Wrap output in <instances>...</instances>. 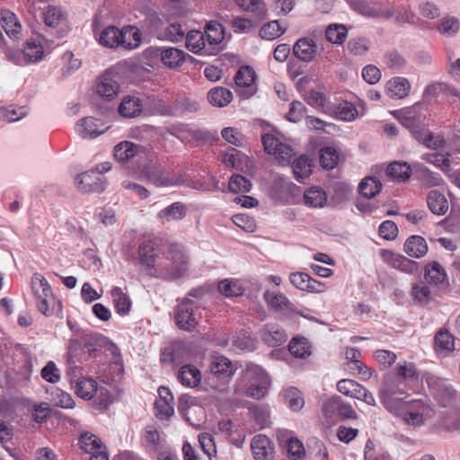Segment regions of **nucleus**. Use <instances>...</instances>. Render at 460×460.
Returning <instances> with one entry per match:
<instances>
[{"mask_svg": "<svg viewBox=\"0 0 460 460\" xmlns=\"http://www.w3.org/2000/svg\"><path fill=\"white\" fill-rule=\"evenodd\" d=\"M93 31L98 42L110 49L121 47L125 49H134L141 42V32L133 26H127L119 30L118 27L110 25L97 33V19H94Z\"/></svg>", "mask_w": 460, "mask_h": 460, "instance_id": "f257e3e1", "label": "nucleus"}, {"mask_svg": "<svg viewBox=\"0 0 460 460\" xmlns=\"http://www.w3.org/2000/svg\"><path fill=\"white\" fill-rule=\"evenodd\" d=\"M268 385L266 372L256 364L247 363L236 381L235 393L260 400L265 396Z\"/></svg>", "mask_w": 460, "mask_h": 460, "instance_id": "f03ea898", "label": "nucleus"}, {"mask_svg": "<svg viewBox=\"0 0 460 460\" xmlns=\"http://www.w3.org/2000/svg\"><path fill=\"white\" fill-rule=\"evenodd\" d=\"M165 256L167 262L157 264L151 276L169 281L183 278L189 267V256L184 248L178 243H170Z\"/></svg>", "mask_w": 460, "mask_h": 460, "instance_id": "7ed1b4c3", "label": "nucleus"}, {"mask_svg": "<svg viewBox=\"0 0 460 460\" xmlns=\"http://www.w3.org/2000/svg\"><path fill=\"white\" fill-rule=\"evenodd\" d=\"M429 411V406L421 399H403L388 411L401 418L405 424L418 427L424 423V418Z\"/></svg>", "mask_w": 460, "mask_h": 460, "instance_id": "20e7f679", "label": "nucleus"}, {"mask_svg": "<svg viewBox=\"0 0 460 460\" xmlns=\"http://www.w3.org/2000/svg\"><path fill=\"white\" fill-rule=\"evenodd\" d=\"M406 391L407 384L402 377L388 374L385 376L379 392L380 401L385 408L389 411L404 399L400 396L405 394Z\"/></svg>", "mask_w": 460, "mask_h": 460, "instance_id": "39448f33", "label": "nucleus"}, {"mask_svg": "<svg viewBox=\"0 0 460 460\" xmlns=\"http://www.w3.org/2000/svg\"><path fill=\"white\" fill-rule=\"evenodd\" d=\"M144 172L147 181L155 187H176L185 183L184 173H176L162 164L147 165Z\"/></svg>", "mask_w": 460, "mask_h": 460, "instance_id": "423d86ee", "label": "nucleus"}, {"mask_svg": "<svg viewBox=\"0 0 460 460\" xmlns=\"http://www.w3.org/2000/svg\"><path fill=\"white\" fill-rule=\"evenodd\" d=\"M257 75L250 66H242L234 75V84L238 87L236 94L243 100L253 96L257 92L255 84Z\"/></svg>", "mask_w": 460, "mask_h": 460, "instance_id": "0eeeda50", "label": "nucleus"}, {"mask_svg": "<svg viewBox=\"0 0 460 460\" xmlns=\"http://www.w3.org/2000/svg\"><path fill=\"white\" fill-rule=\"evenodd\" d=\"M199 447L202 455L199 454L189 442H185L182 447L184 460H211L216 453V445L211 434L201 433L199 435Z\"/></svg>", "mask_w": 460, "mask_h": 460, "instance_id": "6e6552de", "label": "nucleus"}, {"mask_svg": "<svg viewBox=\"0 0 460 460\" xmlns=\"http://www.w3.org/2000/svg\"><path fill=\"white\" fill-rule=\"evenodd\" d=\"M426 381L429 388L444 407L450 404L456 398V391L447 379L429 375L427 376Z\"/></svg>", "mask_w": 460, "mask_h": 460, "instance_id": "1a4fd4ad", "label": "nucleus"}, {"mask_svg": "<svg viewBox=\"0 0 460 460\" xmlns=\"http://www.w3.org/2000/svg\"><path fill=\"white\" fill-rule=\"evenodd\" d=\"M109 126L94 117H85L75 125V132L84 139L95 138L103 134Z\"/></svg>", "mask_w": 460, "mask_h": 460, "instance_id": "9d476101", "label": "nucleus"}, {"mask_svg": "<svg viewBox=\"0 0 460 460\" xmlns=\"http://www.w3.org/2000/svg\"><path fill=\"white\" fill-rule=\"evenodd\" d=\"M323 412L328 418L357 419V413L349 403L344 402L339 396L328 399L323 406Z\"/></svg>", "mask_w": 460, "mask_h": 460, "instance_id": "9b49d317", "label": "nucleus"}, {"mask_svg": "<svg viewBox=\"0 0 460 460\" xmlns=\"http://www.w3.org/2000/svg\"><path fill=\"white\" fill-rule=\"evenodd\" d=\"M264 149L268 154L274 155L280 163H288L293 155V149L279 138L270 134H265L261 137Z\"/></svg>", "mask_w": 460, "mask_h": 460, "instance_id": "f8f14e48", "label": "nucleus"}, {"mask_svg": "<svg viewBox=\"0 0 460 460\" xmlns=\"http://www.w3.org/2000/svg\"><path fill=\"white\" fill-rule=\"evenodd\" d=\"M141 444L148 453L152 454H158L167 447L164 437L154 425H148L144 429Z\"/></svg>", "mask_w": 460, "mask_h": 460, "instance_id": "ddd939ff", "label": "nucleus"}, {"mask_svg": "<svg viewBox=\"0 0 460 460\" xmlns=\"http://www.w3.org/2000/svg\"><path fill=\"white\" fill-rule=\"evenodd\" d=\"M75 184L82 192H102L105 189L103 178L97 175L95 171L77 174Z\"/></svg>", "mask_w": 460, "mask_h": 460, "instance_id": "4468645a", "label": "nucleus"}, {"mask_svg": "<svg viewBox=\"0 0 460 460\" xmlns=\"http://www.w3.org/2000/svg\"><path fill=\"white\" fill-rule=\"evenodd\" d=\"M380 255L385 263L396 270L406 273H413L418 270V263L402 254L389 250H381Z\"/></svg>", "mask_w": 460, "mask_h": 460, "instance_id": "2eb2a0df", "label": "nucleus"}, {"mask_svg": "<svg viewBox=\"0 0 460 460\" xmlns=\"http://www.w3.org/2000/svg\"><path fill=\"white\" fill-rule=\"evenodd\" d=\"M251 448L255 460H273L274 458V445L265 435H256L252 440Z\"/></svg>", "mask_w": 460, "mask_h": 460, "instance_id": "dca6fc26", "label": "nucleus"}, {"mask_svg": "<svg viewBox=\"0 0 460 460\" xmlns=\"http://www.w3.org/2000/svg\"><path fill=\"white\" fill-rule=\"evenodd\" d=\"M293 54L300 61L310 63L316 58L318 48L310 38H301L293 46Z\"/></svg>", "mask_w": 460, "mask_h": 460, "instance_id": "f3484780", "label": "nucleus"}, {"mask_svg": "<svg viewBox=\"0 0 460 460\" xmlns=\"http://www.w3.org/2000/svg\"><path fill=\"white\" fill-rule=\"evenodd\" d=\"M290 282L298 289L322 293L325 291V285L305 272H294L290 274Z\"/></svg>", "mask_w": 460, "mask_h": 460, "instance_id": "a211bd4d", "label": "nucleus"}, {"mask_svg": "<svg viewBox=\"0 0 460 460\" xmlns=\"http://www.w3.org/2000/svg\"><path fill=\"white\" fill-rule=\"evenodd\" d=\"M191 301L186 297L175 309V321L177 325L186 331H190L196 325V320L192 313Z\"/></svg>", "mask_w": 460, "mask_h": 460, "instance_id": "6ab92c4d", "label": "nucleus"}, {"mask_svg": "<svg viewBox=\"0 0 460 460\" xmlns=\"http://www.w3.org/2000/svg\"><path fill=\"white\" fill-rule=\"evenodd\" d=\"M158 244L153 240H145L138 246V256L142 266L155 272L156 258L158 257Z\"/></svg>", "mask_w": 460, "mask_h": 460, "instance_id": "aec40b11", "label": "nucleus"}, {"mask_svg": "<svg viewBox=\"0 0 460 460\" xmlns=\"http://www.w3.org/2000/svg\"><path fill=\"white\" fill-rule=\"evenodd\" d=\"M116 77L109 71L101 76L97 84V93L100 96L110 101L118 95L119 85Z\"/></svg>", "mask_w": 460, "mask_h": 460, "instance_id": "412c9836", "label": "nucleus"}, {"mask_svg": "<svg viewBox=\"0 0 460 460\" xmlns=\"http://www.w3.org/2000/svg\"><path fill=\"white\" fill-rule=\"evenodd\" d=\"M261 337L270 347H279L288 340L285 332L273 324H266L261 331Z\"/></svg>", "mask_w": 460, "mask_h": 460, "instance_id": "4be33fe9", "label": "nucleus"}, {"mask_svg": "<svg viewBox=\"0 0 460 460\" xmlns=\"http://www.w3.org/2000/svg\"><path fill=\"white\" fill-rule=\"evenodd\" d=\"M186 48L195 54H211L210 49H207L205 35L200 31H190L185 37Z\"/></svg>", "mask_w": 460, "mask_h": 460, "instance_id": "5701e85b", "label": "nucleus"}, {"mask_svg": "<svg viewBox=\"0 0 460 460\" xmlns=\"http://www.w3.org/2000/svg\"><path fill=\"white\" fill-rule=\"evenodd\" d=\"M204 35L207 45L212 47L210 50L218 49L225 38L224 28L219 22L211 21L207 24Z\"/></svg>", "mask_w": 460, "mask_h": 460, "instance_id": "b1692460", "label": "nucleus"}, {"mask_svg": "<svg viewBox=\"0 0 460 460\" xmlns=\"http://www.w3.org/2000/svg\"><path fill=\"white\" fill-rule=\"evenodd\" d=\"M72 385L75 394L84 400L92 399L98 388L96 381L90 377H78Z\"/></svg>", "mask_w": 460, "mask_h": 460, "instance_id": "393cba45", "label": "nucleus"}, {"mask_svg": "<svg viewBox=\"0 0 460 460\" xmlns=\"http://www.w3.org/2000/svg\"><path fill=\"white\" fill-rule=\"evenodd\" d=\"M398 119L405 128L411 131L415 139L417 138V135L420 134L424 129L421 120L420 118L415 117L411 108L401 111Z\"/></svg>", "mask_w": 460, "mask_h": 460, "instance_id": "a878e982", "label": "nucleus"}, {"mask_svg": "<svg viewBox=\"0 0 460 460\" xmlns=\"http://www.w3.org/2000/svg\"><path fill=\"white\" fill-rule=\"evenodd\" d=\"M143 151L144 148L141 146L135 145L129 141H123L115 146L114 157L119 162L125 163Z\"/></svg>", "mask_w": 460, "mask_h": 460, "instance_id": "bb28decb", "label": "nucleus"}, {"mask_svg": "<svg viewBox=\"0 0 460 460\" xmlns=\"http://www.w3.org/2000/svg\"><path fill=\"white\" fill-rule=\"evenodd\" d=\"M81 350V346L76 342L72 343L69 347L67 358V374L71 376V384L74 383V379L77 376L75 375V371L78 368L77 363L83 360H86L89 356V354H86L84 351L83 352L82 356Z\"/></svg>", "mask_w": 460, "mask_h": 460, "instance_id": "cd10ccee", "label": "nucleus"}, {"mask_svg": "<svg viewBox=\"0 0 460 460\" xmlns=\"http://www.w3.org/2000/svg\"><path fill=\"white\" fill-rule=\"evenodd\" d=\"M186 207L181 202H174L162 209L157 217L162 224L171 221H178L186 216Z\"/></svg>", "mask_w": 460, "mask_h": 460, "instance_id": "c85d7f7f", "label": "nucleus"}, {"mask_svg": "<svg viewBox=\"0 0 460 460\" xmlns=\"http://www.w3.org/2000/svg\"><path fill=\"white\" fill-rule=\"evenodd\" d=\"M1 24L5 33L12 39H18L22 31V25L15 14L9 10L1 12Z\"/></svg>", "mask_w": 460, "mask_h": 460, "instance_id": "c756f323", "label": "nucleus"}, {"mask_svg": "<svg viewBox=\"0 0 460 460\" xmlns=\"http://www.w3.org/2000/svg\"><path fill=\"white\" fill-rule=\"evenodd\" d=\"M427 204L433 214L445 215L448 210V202L445 195L438 190H433L428 193Z\"/></svg>", "mask_w": 460, "mask_h": 460, "instance_id": "7c9ffc66", "label": "nucleus"}, {"mask_svg": "<svg viewBox=\"0 0 460 460\" xmlns=\"http://www.w3.org/2000/svg\"><path fill=\"white\" fill-rule=\"evenodd\" d=\"M178 379L185 386L195 387L201 381V374L196 367L188 364L180 368Z\"/></svg>", "mask_w": 460, "mask_h": 460, "instance_id": "2f4dec72", "label": "nucleus"}, {"mask_svg": "<svg viewBox=\"0 0 460 460\" xmlns=\"http://www.w3.org/2000/svg\"><path fill=\"white\" fill-rule=\"evenodd\" d=\"M143 105L139 99L133 96H126L119 106V113L125 118H135L141 114Z\"/></svg>", "mask_w": 460, "mask_h": 460, "instance_id": "473e14b6", "label": "nucleus"}, {"mask_svg": "<svg viewBox=\"0 0 460 460\" xmlns=\"http://www.w3.org/2000/svg\"><path fill=\"white\" fill-rule=\"evenodd\" d=\"M263 297L267 305L274 311L280 312L290 309L291 303L283 293L267 290Z\"/></svg>", "mask_w": 460, "mask_h": 460, "instance_id": "72a5a7b5", "label": "nucleus"}, {"mask_svg": "<svg viewBox=\"0 0 460 460\" xmlns=\"http://www.w3.org/2000/svg\"><path fill=\"white\" fill-rule=\"evenodd\" d=\"M111 295L114 303L116 312L119 315H127L131 309V299L128 295L119 288L115 287L111 290Z\"/></svg>", "mask_w": 460, "mask_h": 460, "instance_id": "f704fd0d", "label": "nucleus"}, {"mask_svg": "<svg viewBox=\"0 0 460 460\" xmlns=\"http://www.w3.org/2000/svg\"><path fill=\"white\" fill-rule=\"evenodd\" d=\"M404 252L411 257L420 258L428 252V246L424 238L412 235L404 243Z\"/></svg>", "mask_w": 460, "mask_h": 460, "instance_id": "c9c22d12", "label": "nucleus"}, {"mask_svg": "<svg viewBox=\"0 0 460 460\" xmlns=\"http://www.w3.org/2000/svg\"><path fill=\"white\" fill-rule=\"evenodd\" d=\"M188 56L183 50L167 47L164 48L162 63L169 68H176L185 61V58Z\"/></svg>", "mask_w": 460, "mask_h": 460, "instance_id": "e433bc0d", "label": "nucleus"}, {"mask_svg": "<svg viewBox=\"0 0 460 460\" xmlns=\"http://www.w3.org/2000/svg\"><path fill=\"white\" fill-rule=\"evenodd\" d=\"M411 84L406 78L395 77L387 84V92L393 98L402 99L408 96Z\"/></svg>", "mask_w": 460, "mask_h": 460, "instance_id": "4c0bfd02", "label": "nucleus"}, {"mask_svg": "<svg viewBox=\"0 0 460 460\" xmlns=\"http://www.w3.org/2000/svg\"><path fill=\"white\" fill-rule=\"evenodd\" d=\"M22 50L27 65L30 63L39 62L44 57L42 45L33 39L26 41Z\"/></svg>", "mask_w": 460, "mask_h": 460, "instance_id": "58836bf2", "label": "nucleus"}, {"mask_svg": "<svg viewBox=\"0 0 460 460\" xmlns=\"http://www.w3.org/2000/svg\"><path fill=\"white\" fill-rule=\"evenodd\" d=\"M304 200L309 207L323 208L327 201V195L322 188L312 187L305 191Z\"/></svg>", "mask_w": 460, "mask_h": 460, "instance_id": "ea45409f", "label": "nucleus"}, {"mask_svg": "<svg viewBox=\"0 0 460 460\" xmlns=\"http://www.w3.org/2000/svg\"><path fill=\"white\" fill-rule=\"evenodd\" d=\"M40 285L42 286V281L40 282ZM43 286L45 287L44 288L47 294L45 293L43 294V296L37 298V307L41 314L46 316H50L54 313L52 304L54 303L55 298L49 282L44 281Z\"/></svg>", "mask_w": 460, "mask_h": 460, "instance_id": "a19ab883", "label": "nucleus"}, {"mask_svg": "<svg viewBox=\"0 0 460 460\" xmlns=\"http://www.w3.org/2000/svg\"><path fill=\"white\" fill-rule=\"evenodd\" d=\"M410 294L414 303L420 305H426L431 300V291L422 281L412 284Z\"/></svg>", "mask_w": 460, "mask_h": 460, "instance_id": "79ce46f5", "label": "nucleus"}, {"mask_svg": "<svg viewBox=\"0 0 460 460\" xmlns=\"http://www.w3.org/2000/svg\"><path fill=\"white\" fill-rule=\"evenodd\" d=\"M447 274L443 267L437 261L429 263L425 268V279L433 285H439L445 282Z\"/></svg>", "mask_w": 460, "mask_h": 460, "instance_id": "37998d69", "label": "nucleus"}, {"mask_svg": "<svg viewBox=\"0 0 460 460\" xmlns=\"http://www.w3.org/2000/svg\"><path fill=\"white\" fill-rule=\"evenodd\" d=\"M230 360L222 355L215 354L211 357L210 372L217 378L226 377L230 375Z\"/></svg>", "mask_w": 460, "mask_h": 460, "instance_id": "c03bdc74", "label": "nucleus"}, {"mask_svg": "<svg viewBox=\"0 0 460 460\" xmlns=\"http://www.w3.org/2000/svg\"><path fill=\"white\" fill-rule=\"evenodd\" d=\"M208 101L214 107H226L230 103V90L217 86L208 93Z\"/></svg>", "mask_w": 460, "mask_h": 460, "instance_id": "a18cd8bd", "label": "nucleus"}, {"mask_svg": "<svg viewBox=\"0 0 460 460\" xmlns=\"http://www.w3.org/2000/svg\"><path fill=\"white\" fill-rule=\"evenodd\" d=\"M234 2L243 11L252 13L260 18L266 16L267 8L264 0H234Z\"/></svg>", "mask_w": 460, "mask_h": 460, "instance_id": "49530a36", "label": "nucleus"}, {"mask_svg": "<svg viewBox=\"0 0 460 460\" xmlns=\"http://www.w3.org/2000/svg\"><path fill=\"white\" fill-rule=\"evenodd\" d=\"M292 169L296 179L302 181L311 174L312 162L307 156L301 155L293 162Z\"/></svg>", "mask_w": 460, "mask_h": 460, "instance_id": "de8ad7c7", "label": "nucleus"}, {"mask_svg": "<svg viewBox=\"0 0 460 460\" xmlns=\"http://www.w3.org/2000/svg\"><path fill=\"white\" fill-rule=\"evenodd\" d=\"M232 168H235L236 170L247 174H252L253 172V164L249 156L240 151H235L233 148Z\"/></svg>", "mask_w": 460, "mask_h": 460, "instance_id": "09e8293b", "label": "nucleus"}, {"mask_svg": "<svg viewBox=\"0 0 460 460\" xmlns=\"http://www.w3.org/2000/svg\"><path fill=\"white\" fill-rule=\"evenodd\" d=\"M389 177L396 181H406L411 176V168L407 163L393 162L386 170Z\"/></svg>", "mask_w": 460, "mask_h": 460, "instance_id": "8fccbe9b", "label": "nucleus"}, {"mask_svg": "<svg viewBox=\"0 0 460 460\" xmlns=\"http://www.w3.org/2000/svg\"><path fill=\"white\" fill-rule=\"evenodd\" d=\"M382 184L375 177L364 178L358 186V190L361 195L367 199L374 198L381 190Z\"/></svg>", "mask_w": 460, "mask_h": 460, "instance_id": "3c124183", "label": "nucleus"}, {"mask_svg": "<svg viewBox=\"0 0 460 460\" xmlns=\"http://www.w3.org/2000/svg\"><path fill=\"white\" fill-rule=\"evenodd\" d=\"M287 31L286 27H282L279 21H271L264 24L260 30V36L267 40H273L279 38Z\"/></svg>", "mask_w": 460, "mask_h": 460, "instance_id": "603ef678", "label": "nucleus"}, {"mask_svg": "<svg viewBox=\"0 0 460 460\" xmlns=\"http://www.w3.org/2000/svg\"><path fill=\"white\" fill-rule=\"evenodd\" d=\"M339 160L340 155L334 147L324 146L321 149L320 164L324 169H333L337 166Z\"/></svg>", "mask_w": 460, "mask_h": 460, "instance_id": "864d4df0", "label": "nucleus"}, {"mask_svg": "<svg viewBox=\"0 0 460 460\" xmlns=\"http://www.w3.org/2000/svg\"><path fill=\"white\" fill-rule=\"evenodd\" d=\"M291 355L298 358H305L311 355L310 345L305 338H294L288 345Z\"/></svg>", "mask_w": 460, "mask_h": 460, "instance_id": "5fc2aeb1", "label": "nucleus"}, {"mask_svg": "<svg viewBox=\"0 0 460 460\" xmlns=\"http://www.w3.org/2000/svg\"><path fill=\"white\" fill-rule=\"evenodd\" d=\"M416 140L429 148L438 149L445 146L444 138L438 135H434L424 128L420 134L417 135Z\"/></svg>", "mask_w": 460, "mask_h": 460, "instance_id": "6e6d98bb", "label": "nucleus"}, {"mask_svg": "<svg viewBox=\"0 0 460 460\" xmlns=\"http://www.w3.org/2000/svg\"><path fill=\"white\" fill-rule=\"evenodd\" d=\"M284 399L288 407L294 411H300L305 405L301 392L295 387H290L284 392Z\"/></svg>", "mask_w": 460, "mask_h": 460, "instance_id": "4d7b16f0", "label": "nucleus"}, {"mask_svg": "<svg viewBox=\"0 0 460 460\" xmlns=\"http://www.w3.org/2000/svg\"><path fill=\"white\" fill-rule=\"evenodd\" d=\"M79 444L80 447L87 454H92L102 449L101 439L89 432L81 435Z\"/></svg>", "mask_w": 460, "mask_h": 460, "instance_id": "13d9d810", "label": "nucleus"}, {"mask_svg": "<svg viewBox=\"0 0 460 460\" xmlns=\"http://www.w3.org/2000/svg\"><path fill=\"white\" fill-rule=\"evenodd\" d=\"M347 29L342 24H331L326 28L325 37L333 44H342L347 36Z\"/></svg>", "mask_w": 460, "mask_h": 460, "instance_id": "bf43d9fd", "label": "nucleus"}, {"mask_svg": "<svg viewBox=\"0 0 460 460\" xmlns=\"http://www.w3.org/2000/svg\"><path fill=\"white\" fill-rule=\"evenodd\" d=\"M211 181V187L208 185L200 184V186H195V188L201 189L203 190L222 191L224 193H226L228 190H230V176L227 173L219 175L218 178L212 177Z\"/></svg>", "mask_w": 460, "mask_h": 460, "instance_id": "052dcab7", "label": "nucleus"}, {"mask_svg": "<svg viewBox=\"0 0 460 460\" xmlns=\"http://www.w3.org/2000/svg\"><path fill=\"white\" fill-rule=\"evenodd\" d=\"M434 341L440 349L453 351L455 349V337L446 329H440L436 333Z\"/></svg>", "mask_w": 460, "mask_h": 460, "instance_id": "680f3d73", "label": "nucleus"}, {"mask_svg": "<svg viewBox=\"0 0 460 460\" xmlns=\"http://www.w3.org/2000/svg\"><path fill=\"white\" fill-rule=\"evenodd\" d=\"M362 385L352 379H342L338 382V391L349 397L357 398Z\"/></svg>", "mask_w": 460, "mask_h": 460, "instance_id": "e2e57ef3", "label": "nucleus"}, {"mask_svg": "<svg viewBox=\"0 0 460 460\" xmlns=\"http://www.w3.org/2000/svg\"><path fill=\"white\" fill-rule=\"evenodd\" d=\"M422 158L429 164H434L444 172L450 169V160L448 154L432 153L427 154Z\"/></svg>", "mask_w": 460, "mask_h": 460, "instance_id": "0e129e2a", "label": "nucleus"}, {"mask_svg": "<svg viewBox=\"0 0 460 460\" xmlns=\"http://www.w3.org/2000/svg\"><path fill=\"white\" fill-rule=\"evenodd\" d=\"M459 29L460 22L455 17H444L438 27L439 32L447 37L454 36Z\"/></svg>", "mask_w": 460, "mask_h": 460, "instance_id": "69168bd1", "label": "nucleus"}, {"mask_svg": "<svg viewBox=\"0 0 460 460\" xmlns=\"http://www.w3.org/2000/svg\"><path fill=\"white\" fill-rule=\"evenodd\" d=\"M334 113L338 119L350 121L356 118L358 111L352 103L342 102L335 108Z\"/></svg>", "mask_w": 460, "mask_h": 460, "instance_id": "338daca9", "label": "nucleus"}, {"mask_svg": "<svg viewBox=\"0 0 460 460\" xmlns=\"http://www.w3.org/2000/svg\"><path fill=\"white\" fill-rule=\"evenodd\" d=\"M44 21L49 27H57L64 18L60 8L54 5H48L44 12Z\"/></svg>", "mask_w": 460, "mask_h": 460, "instance_id": "774afa93", "label": "nucleus"}]
</instances>
